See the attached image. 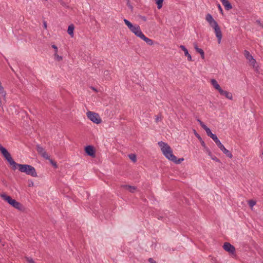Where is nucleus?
I'll return each mask as SVG.
<instances>
[{
  "mask_svg": "<svg viewBox=\"0 0 263 263\" xmlns=\"http://www.w3.org/2000/svg\"><path fill=\"white\" fill-rule=\"evenodd\" d=\"M124 22L126 26L128 27L129 29L134 33L137 36L140 37L141 34L143 33L141 30L140 27L138 25H133L127 19H124Z\"/></svg>",
  "mask_w": 263,
  "mask_h": 263,
  "instance_id": "nucleus-6",
  "label": "nucleus"
},
{
  "mask_svg": "<svg viewBox=\"0 0 263 263\" xmlns=\"http://www.w3.org/2000/svg\"><path fill=\"white\" fill-rule=\"evenodd\" d=\"M219 92L221 95L224 96L226 98L229 100H232L233 99V95L231 92L223 90L222 89L220 90Z\"/></svg>",
  "mask_w": 263,
  "mask_h": 263,
  "instance_id": "nucleus-12",
  "label": "nucleus"
},
{
  "mask_svg": "<svg viewBox=\"0 0 263 263\" xmlns=\"http://www.w3.org/2000/svg\"><path fill=\"white\" fill-rule=\"evenodd\" d=\"M33 185V182H31V183H30L29 184V186H32Z\"/></svg>",
  "mask_w": 263,
  "mask_h": 263,
  "instance_id": "nucleus-41",
  "label": "nucleus"
},
{
  "mask_svg": "<svg viewBox=\"0 0 263 263\" xmlns=\"http://www.w3.org/2000/svg\"><path fill=\"white\" fill-rule=\"evenodd\" d=\"M0 151L13 170L16 169L17 163L14 161L10 154L0 144Z\"/></svg>",
  "mask_w": 263,
  "mask_h": 263,
  "instance_id": "nucleus-4",
  "label": "nucleus"
},
{
  "mask_svg": "<svg viewBox=\"0 0 263 263\" xmlns=\"http://www.w3.org/2000/svg\"><path fill=\"white\" fill-rule=\"evenodd\" d=\"M43 25H44V27L45 29H47V24L46 23V22L44 21L43 22Z\"/></svg>",
  "mask_w": 263,
  "mask_h": 263,
  "instance_id": "nucleus-36",
  "label": "nucleus"
},
{
  "mask_svg": "<svg viewBox=\"0 0 263 263\" xmlns=\"http://www.w3.org/2000/svg\"><path fill=\"white\" fill-rule=\"evenodd\" d=\"M1 197L15 209L19 210H22L23 209V205L20 202L16 201L15 199H12L10 196L7 195L6 194H1Z\"/></svg>",
  "mask_w": 263,
  "mask_h": 263,
  "instance_id": "nucleus-5",
  "label": "nucleus"
},
{
  "mask_svg": "<svg viewBox=\"0 0 263 263\" xmlns=\"http://www.w3.org/2000/svg\"><path fill=\"white\" fill-rule=\"evenodd\" d=\"M197 121L199 123V124H200L201 126L203 128L206 125H205V124L202 122L200 119H197Z\"/></svg>",
  "mask_w": 263,
  "mask_h": 263,
  "instance_id": "nucleus-31",
  "label": "nucleus"
},
{
  "mask_svg": "<svg viewBox=\"0 0 263 263\" xmlns=\"http://www.w3.org/2000/svg\"><path fill=\"white\" fill-rule=\"evenodd\" d=\"M205 20L210 26L214 29L215 35L217 38L218 43L220 44L222 39V32L217 23L210 14H206Z\"/></svg>",
  "mask_w": 263,
  "mask_h": 263,
  "instance_id": "nucleus-1",
  "label": "nucleus"
},
{
  "mask_svg": "<svg viewBox=\"0 0 263 263\" xmlns=\"http://www.w3.org/2000/svg\"><path fill=\"white\" fill-rule=\"evenodd\" d=\"M195 135L199 140H202L200 136L198 134L195 133Z\"/></svg>",
  "mask_w": 263,
  "mask_h": 263,
  "instance_id": "nucleus-38",
  "label": "nucleus"
},
{
  "mask_svg": "<svg viewBox=\"0 0 263 263\" xmlns=\"http://www.w3.org/2000/svg\"><path fill=\"white\" fill-rule=\"evenodd\" d=\"M205 152L212 160L215 161L216 162H219V160L216 156L212 155V152L209 148H206V151Z\"/></svg>",
  "mask_w": 263,
  "mask_h": 263,
  "instance_id": "nucleus-23",
  "label": "nucleus"
},
{
  "mask_svg": "<svg viewBox=\"0 0 263 263\" xmlns=\"http://www.w3.org/2000/svg\"><path fill=\"white\" fill-rule=\"evenodd\" d=\"M86 153L90 156H95V151L92 146L90 145L87 146L85 147Z\"/></svg>",
  "mask_w": 263,
  "mask_h": 263,
  "instance_id": "nucleus-15",
  "label": "nucleus"
},
{
  "mask_svg": "<svg viewBox=\"0 0 263 263\" xmlns=\"http://www.w3.org/2000/svg\"><path fill=\"white\" fill-rule=\"evenodd\" d=\"M162 120V117L161 116H157L155 118L156 122H158Z\"/></svg>",
  "mask_w": 263,
  "mask_h": 263,
  "instance_id": "nucleus-30",
  "label": "nucleus"
},
{
  "mask_svg": "<svg viewBox=\"0 0 263 263\" xmlns=\"http://www.w3.org/2000/svg\"><path fill=\"white\" fill-rule=\"evenodd\" d=\"M249 205L251 208H252L256 204V201L253 200H250L248 201Z\"/></svg>",
  "mask_w": 263,
  "mask_h": 263,
  "instance_id": "nucleus-28",
  "label": "nucleus"
},
{
  "mask_svg": "<svg viewBox=\"0 0 263 263\" xmlns=\"http://www.w3.org/2000/svg\"><path fill=\"white\" fill-rule=\"evenodd\" d=\"M201 141V145L204 148L205 151H206V148H208L206 146L204 142L203 141H202V140Z\"/></svg>",
  "mask_w": 263,
  "mask_h": 263,
  "instance_id": "nucleus-33",
  "label": "nucleus"
},
{
  "mask_svg": "<svg viewBox=\"0 0 263 263\" xmlns=\"http://www.w3.org/2000/svg\"><path fill=\"white\" fill-rule=\"evenodd\" d=\"M158 145L163 154L167 159L173 162H176V157L173 154V151L167 143L160 141L158 142Z\"/></svg>",
  "mask_w": 263,
  "mask_h": 263,
  "instance_id": "nucleus-2",
  "label": "nucleus"
},
{
  "mask_svg": "<svg viewBox=\"0 0 263 263\" xmlns=\"http://www.w3.org/2000/svg\"><path fill=\"white\" fill-rule=\"evenodd\" d=\"M36 150L39 154H40L43 158L46 159H49V156L48 153L45 151L44 148L39 145L36 146Z\"/></svg>",
  "mask_w": 263,
  "mask_h": 263,
  "instance_id": "nucleus-9",
  "label": "nucleus"
},
{
  "mask_svg": "<svg viewBox=\"0 0 263 263\" xmlns=\"http://www.w3.org/2000/svg\"><path fill=\"white\" fill-rule=\"evenodd\" d=\"M225 9L227 10H230L232 8V6L228 0H220Z\"/></svg>",
  "mask_w": 263,
  "mask_h": 263,
  "instance_id": "nucleus-19",
  "label": "nucleus"
},
{
  "mask_svg": "<svg viewBox=\"0 0 263 263\" xmlns=\"http://www.w3.org/2000/svg\"><path fill=\"white\" fill-rule=\"evenodd\" d=\"M52 47L55 50V52H58V47L55 45H52Z\"/></svg>",
  "mask_w": 263,
  "mask_h": 263,
  "instance_id": "nucleus-35",
  "label": "nucleus"
},
{
  "mask_svg": "<svg viewBox=\"0 0 263 263\" xmlns=\"http://www.w3.org/2000/svg\"><path fill=\"white\" fill-rule=\"evenodd\" d=\"M203 129L205 130L206 133L208 136L210 137L213 134L211 129L209 127H208L206 126H205L203 128Z\"/></svg>",
  "mask_w": 263,
  "mask_h": 263,
  "instance_id": "nucleus-25",
  "label": "nucleus"
},
{
  "mask_svg": "<svg viewBox=\"0 0 263 263\" xmlns=\"http://www.w3.org/2000/svg\"><path fill=\"white\" fill-rule=\"evenodd\" d=\"M218 147L220 149L222 152L225 154L228 157L231 158L233 157V155L232 153L228 151L227 149L225 148L224 145L221 143V142H219L217 144H216Z\"/></svg>",
  "mask_w": 263,
  "mask_h": 263,
  "instance_id": "nucleus-11",
  "label": "nucleus"
},
{
  "mask_svg": "<svg viewBox=\"0 0 263 263\" xmlns=\"http://www.w3.org/2000/svg\"><path fill=\"white\" fill-rule=\"evenodd\" d=\"M148 261L150 263H157L152 258H149L148 259Z\"/></svg>",
  "mask_w": 263,
  "mask_h": 263,
  "instance_id": "nucleus-34",
  "label": "nucleus"
},
{
  "mask_svg": "<svg viewBox=\"0 0 263 263\" xmlns=\"http://www.w3.org/2000/svg\"><path fill=\"white\" fill-rule=\"evenodd\" d=\"M194 45V47L195 48V49L196 50V51L198 52L199 53H200V54L201 55V57L202 59H204L205 58V56H204V51L201 49V48H199L198 46V45H197V43H194L193 44Z\"/></svg>",
  "mask_w": 263,
  "mask_h": 263,
  "instance_id": "nucleus-14",
  "label": "nucleus"
},
{
  "mask_svg": "<svg viewBox=\"0 0 263 263\" xmlns=\"http://www.w3.org/2000/svg\"><path fill=\"white\" fill-rule=\"evenodd\" d=\"M91 89H92L93 90H94V91H97V90H96V89L95 88H94V87H91Z\"/></svg>",
  "mask_w": 263,
  "mask_h": 263,
  "instance_id": "nucleus-42",
  "label": "nucleus"
},
{
  "mask_svg": "<svg viewBox=\"0 0 263 263\" xmlns=\"http://www.w3.org/2000/svg\"><path fill=\"white\" fill-rule=\"evenodd\" d=\"M210 137L213 140V141L215 142L216 144H217L219 142H220V140L217 138V137L214 134H213Z\"/></svg>",
  "mask_w": 263,
  "mask_h": 263,
  "instance_id": "nucleus-24",
  "label": "nucleus"
},
{
  "mask_svg": "<svg viewBox=\"0 0 263 263\" xmlns=\"http://www.w3.org/2000/svg\"><path fill=\"white\" fill-rule=\"evenodd\" d=\"M52 164H53L55 167L57 166V165H56V164H55V163L53 164L52 162Z\"/></svg>",
  "mask_w": 263,
  "mask_h": 263,
  "instance_id": "nucleus-43",
  "label": "nucleus"
},
{
  "mask_svg": "<svg viewBox=\"0 0 263 263\" xmlns=\"http://www.w3.org/2000/svg\"><path fill=\"white\" fill-rule=\"evenodd\" d=\"M122 187L128 190L130 193H134L136 190V188L134 186H131L129 185H122Z\"/></svg>",
  "mask_w": 263,
  "mask_h": 263,
  "instance_id": "nucleus-21",
  "label": "nucleus"
},
{
  "mask_svg": "<svg viewBox=\"0 0 263 263\" xmlns=\"http://www.w3.org/2000/svg\"><path fill=\"white\" fill-rule=\"evenodd\" d=\"M163 2V0H157L156 3L157 4V7L159 9L162 8Z\"/></svg>",
  "mask_w": 263,
  "mask_h": 263,
  "instance_id": "nucleus-27",
  "label": "nucleus"
},
{
  "mask_svg": "<svg viewBox=\"0 0 263 263\" xmlns=\"http://www.w3.org/2000/svg\"><path fill=\"white\" fill-rule=\"evenodd\" d=\"M16 168L22 172L25 173L28 175L32 177H36L37 174L34 167L28 164H21L17 163Z\"/></svg>",
  "mask_w": 263,
  "mask_h": 263,
  "instance_id": "nucleus-3",
  "label": "nucleus"
},
{
  "mask_svg": "<svg viewBox=\"0 0 263 263\" xmlns=\"http://www.w3.org/2000/svg\"><path fill=\"white\" fill-rule=\"evenodd\" d=\"M108 73V71H105L104 72V75H107Z\"/></svg>",
  "mask_w": 263,
  "mask_h": 263,
  "instance_id": "nucleus-40",
  "label": "nucleus"
},
{
  "mask_svg": "<svg viewBox=\"0 0 263 263\" xmlns=\"http://www.w3.org/2000/svg\"><path fill=\"white\" fill-rule=\"evenodd\" d=\"M183 159L182 158V159H179L178 160H176V162H175L176 163H180L181 161H183Z\"/></svg>",
  "mask_w": 263,
  "mask_h": 263,
  "instance_id": "nucleus-37",
  "label": "nucleus"
},
{
  "mask_svg": "<svg viewBox=\"0 0 263 263\" xmlns=\"http://www.w3.org/2000/svg\"><path fill=\"white\" fill-rule=\"evenodd\" d=\"M223 248L225 251L230 253L234 254L235 252V247L229 242H225L223 244Z\"/></svg>",
  "mask_w": 263,
  "mask_h": 263,
  "instance_id": "nucleus-10",
  "label": "nucleus"
},
{
  "mask_svg": "<svg viewBox=\"0 0 263 263\" xmlns=\"http://www.w3.org/2000/svg\"><path fill=\"white\" fill-rule=\"evenodd\" d=\"M218 8H219V10L220 11V12H222V8L219 4H218Z\"/></svg>",
  "mask_w": 263,
  "mask_h": 263,
  "instance_id": "nucleus-39",
  "label": "nucleus"
},
{
  "mask_svg": "<svg viewBox=\"0 0 263 263\" xmlns=\"http://www.w3.org/2000/svg\"><path fill=\"white\" fill-rule=\"evenodd\" d=\"M179 48L180 49H181V50L182 51H183L184 53V55L187 57V60L189 61H192V56L191 55V54L189 53V51L187 50V49L185 48V47L183 45H180L179 46Z\"/></svg>",
  "mask_w": 263,
  "mask_h": 263,
  "instance_id": "nucleus-13",
  "label": "nucleus"
},
{
  "mask_svg": "<svg viewBox=\"0 0 263 263\" xmlns=\"http://www.w3.org/2000/svg\"><path fill=\"white\" fill-rule=\"evenodd\" d=\"M54 58L58 61H60L62 60V57L58 54L57 52H54Z\"/></svg>",
  "mask_w": 263,
  "mask_h": 263,
  "instance_id": "nucleus-29",
  "label": "nucleus"
},
{
  "mask_svg": "<svg viewBox=\"0 0 263 263\" xmlns=\"http://www.w3.org/2000/svg\"><path fill=\"white\" fill-rule=\"evenodd\" d=\"M139 38L144 41L149 45H152L154 44L153 41L146 37L143 33L141 34V36L139 37Z\"/></svg>",
  "mask_w": 263,
  "mask_h": 263,
  "instance_id": "nucleus-17",
  "label": "nucleus"
},
{
  "mask_svg": "<svg viewBox=\"0 0 263 263\" xmlns=\"http://www.w3.org/2000/svg\"><path fill=\"white\" fill-rule=\"evenodd\" d=\"M87 118L93 123L99 124L102 122L99 115L96 112L88 111L86 112Z\"/></svg>",
  "mask_w": 263,
  "mask_h": 263,
  "instance_id": "nucleus-7",
  "label": "nucleus"
},
{
  "mask_svg": "<svg viewBox=\"0 0 263 263\" xmlns=\"http://www.w3.org/2000/svg\"><path fill=\"white\" fill-rule=\"evenodd\" d=\"M74 29V26L73 24H70L68 26L67 29V33L70 35L71 37H73V31Z\"/></svg>",
  "mask_w": 263,
  "mask_h": 263,
  "instance_id": "nucleus-22",
  "label": "nucleus"
},
{
  "mask_svg": "<svg viewBox=\"0 0 263 263\" xmlns=\"http://www.w3.org/2000/svg\"><path fill=\"white\" fill-rule=\"evenodd\" d=\"M139 38L144 41L149 45H152L154 44L153 41L146 37L143 33L141 34V36L139 37Z\"/></svg>",
  "mask_w": 263,
  "mask_h": 263,
  "instance_id": "nucleus-18",
  "label": "nucleus"
},
{
  "mask_svg": "<svg viewBox=\"0 0 263 263\" xmlns=\"http://www.w3.org/2000/svg\"><path fill=\"white\" fill-rule=\"evenodd\" d=\"M244 55L247 60L249 62L250 64L253 67H255L256 60L253 58L252 55L247 50L244 51Z\"/></svg>",
  "mask_w": 263,
  "mask_h": 263,
  "instance_id": "nucleus-8",
  "label": "nucleus"
},
{
  "mask_svg": "<svg viewBox=\"0 0 263 263\" xmlns=\"http://www.w3.org/2000/svg\"><path fill=\"white\" fill-rule=\"evenodd\" d=\"M128 157L129 159L133 161L134 162H135L137 160L136 159V156L134 154H131L128 155Z\"/></svg>",
  "mask_w": 263,
  "mask_h": 263,
  "instance_id": "nucleus-26",
  "label": "nucleus"
},
{
  "mask_svg": "<svg viewBox=\"0 0 263 263\" xmlns=\"http://www.w3.org/2000/svg\"><path fill=\"white\" fill-rule=\"evenodd\" d=\"M211 83L212 85V86L214 87V88L218 91V92L220 91V90L221 89V88L217 83L216 80L215 79H212L211 80Z\"/></svg>",
  "mask_w": 263,
  "mask_h": 263,
  "instance_id": "nucleus-20",
  "label": "nucleus"
},
{
  "mask_svg": "<svg viewBox=\"0 0 263 263\" xmlns=\"http://www.w3.org/2000/svg\"><path fill=\"white\" fill-rule=\"evenodd\" d=\"M26 261L28 263H34V261L31 258H26Z\"/></svg>",
  "mask_w": 263,
  "mask_h": 263,
  "instance_id": "nucleus-32",
  "label": "nucleus"
},
{
  "mask_svg": "<svg viewBox=\"0 0 263 263\" xmlns=\"http://www.w3.org/2000/svg\"><path fill=\"white\" fill-rule=\"evenodd\" d=\"M139 38L144 41L149 45H152L154 44L153 41L146 37L143 33L141 34V36L139 37Z\"/></svg>",
  "mask_w": 263,
  "mask_h": 263,
  "instance_id": "nucleus-16",
  "label": "nucleus"
}]
</instances>
